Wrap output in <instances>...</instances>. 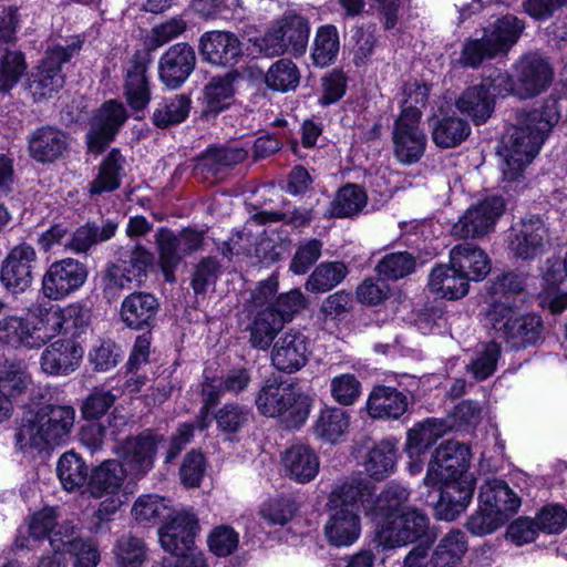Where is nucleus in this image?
Wrapping results in <instances>:
<instances>
[{"label":"nucleus","mask_w":567,"mask_h":567,"mask_svg":"<svg viewBox=\"0 0 567 567\" xmlns=\"http://www.w3.org/2000/svg\"><path fill=\"white\" fill-rule=\"evenodd\" d=\"M408 498L409 491L396 484L388 485L374 496L369 482L351 476L333 484L327 505L358 507L355 503L360 501L374 532H427L430 518L423 511L402 508Z\"/></svg>","instance_id":"nucleus-1"},{"label":"nucleus","mask_w":567,"mask_h":567,"mask_svg":"<svg viewBox=\"0 0 567 567\" xmlns=\"http://www.w3.org/2000/svg\"><path fill=\"white\" fill-rule=\"evenodd\" d=\"M559 118L560 112L555 100L547 101L540 110L517 114V123L508 128L499 151L505 179L515 181L522 175Z\"/></svg>","instance_id":"nucleus-2"},{"label":"nucleus","mask_w":567,"mask_h":567,"mask_svg":"<svg viewBox=\"0 0 567 567\" xmlns=\"http://www.w3.org/2000/svg\"><path fill=\"white\" fill-rule=\"evenodd\" d=\"M470 458L467 445L446 441L435 450L424 478L429 486L444 484L441 499L452 505L455 511L465 508L473 496L474 488L466 475Z\"/></svg>","instance_id":"nucleus-3"},{"label":"nucleus","mask_w":567,"mask_h":567,"mask_svg":"<svg viewBox=\"0 0 567 567\" xmlns=\"http://www.w3.org/2000/svg\"><path fill=\"white\" fill-rule=\"evenodd\" d=\"M433 534H375L374 543L383 549H394L413 543L404 559V567H457L467 549L463 534L445 535L432 551Z\"/></svg>","instance_id":"nucleus-4"},{"label":"nucleus","mask_w":567,"mask_h":567,"mask_svg":"<svg viewBox=\"0 0 567 567\" xmlns=\"http://www.w3.org/2000/svg\"><path fill=\"white\" fill-rule=\"evenodd\" d=\"M75 422L71 405L45 404L29 419H23L16 434L19 450L49 451L66 443Z\"/></svg>","instance_id":"nucleus-5"},{"label":"nucleus","mask_w":567,"mask_h":567,"mask_svg":"<svg viewBox=\"0 0 567 567\" xmlns=\"http://www.w3.org/2000/svg\"><path fill=\"white\" fill-rule=\"evenodd\" d=\"M484 323L516 350L536 344L543 333L539 316L519 315L507 301L493 302L485 312Z\"/></svg>","instance_id":"nucleus-6"},{"label":"nucleus","mask_w":567,"mask_h":567,"mask_svg":"<svg viewBox=\"0 0 567 567\" xmlns=\"http://www.w3.org/2000/svg\"><path fill=\"white\" fill-rule=\"evenodd\" d=\"M259 413L267 417H278L288 427H298L308 419L309 398L290 384L269 379L256 395Z\"/></svg>","instance_id":"nucleus-7"},{"label":"nucleus","mask_w":567,"mask_h":567,"mask_svg":"<svg viewBox=\"0 0 567 567\" xmlns=\"http://www.w3.org/2000/svg\"><path fill=\"white\" fill-rule=\"evenodd\" d=\"M118 454L122 463L107 460L92 471L87 481L92 496L99 498L105 494H115L128 474L138 478L142 473V436L127 437L118 447Z\"/></svg>","instance_id":"nucleus-8"},{"label":"nucleus","mask_w":567,"mask_h":567,"mask_svg":"<svg viewBox=\"0 0 567 567\" xmlns=\"http://www.w3.org/2000/svg\"><path fill=\"white\" fill-rule=\"evenodd\" d=\"M117 223L113 219L87 221L70 234L63 223L52 225L39 235L37 245L43 252H50L55 246H63L74 254H87L92 247L110 240L115 236Z\"/></svg>","instance_id":"nucleus-9"},{"label":"nucleus","mask_w":567,"mask_h":567,"mask_svg":"<svg viewBox=\"0 0 567 567\" xmlns=\"http://www.w3.org/2000/svg\"><path fill=\"white\" fill-rule=\"evenodd\" d=\"M478 509L467 520L468 532H495L507 520L505 511H516L519 498L503 480H488L480 488Z\"/></svg>","instance_id":"nucleus-10"},{"label":"nucleus","mask_w":567,"mask_h":567,"mask_svg":"<svg viewBox=\"0 0 567 567\" xmlns=\"http://www.w3.org/2000/svg\"><path fill=\"white\" fill-rule=\"evenodd\" d=\"M83 41L73 40L68 45L60 44L48 47L39 65L28 79V90L34 102L51 99L65 82L62 65L80 52Z\"/></svg>","instance_id":"nucleus-11"},{"label":"nucleus","mask_w":567,"mask_h":567,"mask_svg":"<svg viewBox=\"0 0 567 567\" xmlns=\"http://www.w3.org/2000/svg\"><path fill=\"white\" fill-rule=\"evenodd\" d=\"M126 235L133 241L121 247L118 262H111L102 272L104 291L112 288L133 289L142 282V216L132 217L126 228Z\"/></svg>","instance_id":"nucleus-12"},{"label":"nucleus","mask_w":567,"mask_h":567,"mask_svg":"<svg viewBox=\"0 0 567 567\" xmlns=\"http://www.w3.org/2000/svg\"><path fill=\"white\" fill-rule=\"evenodd\" d=\"M87 276L86 265L75 258L55 260L42 276L41 292L49 300H63L78 291L85 284Z\"/></svg>","instance_id":"nucleus-13"},{"label":"nucleus","mask_w":567,"mask_h":567,"mask_svg":"<svg viewBox=\"0 0 567 567\" xmlns=\"http://www.w3.org/2000/svg\"><path fill=\"white\" fill-rule=\"evenodd\" d=\"M128 117L124 104L115 99L107 100L96 109L85 135L89 153L102 154L114 141Z\"/></svg>","instance_id":"nucleus-14"},{"label":"nucleus","mask_w":567,"mask_h":567,"mask_svg":"<svg viewBox=\"0 0 567 567\" xmlns=\"http://www.w3.org/2000/svg\"><path fill=\"white\" fill-rule=\"evenodd\" d=\"M507 244L515 258L532 260L550 248V231L543 218L530 216L511 227Z\"/></svg>","instance_id":"nucleus-15"},{"label":"nucleus","mask_w":567,"mask_h":567,"mask_svg":"<svg viewBox=\"0 0 567 567\" xmlns=\"http://www.w3.org/2000/svg\"><path fill=\"white\" fill-rule=\"evenodd\" d=\"M38 254L33 246L23 241L12 247L1 261L0 284L13 296L27 291L33 282Z\"/></svg>","instance_id":"nucleus-16"},{"label":"nucleus","mask_w":567,"mask_h":567,"mask_svg":"<svg viewBox=\"0 0 567 567\" xmlns=\"http://www.w3.org/2000/svg\"><path fill=\"white\" fill-rule=\"evenodd\" d=\"M204 235L200 231L185 228L178 235L161 228L156 235L159 251V267L167 282L176 281L175 270L184 255H189L202 248Z\"/></svg>","instance_id":"nucleus-17"},{"label":"nucleus","mask_w":567,"mask_h":567,"mask_svg":"<svg viewBox=\"0 0 567 567\" xmlns=\"http://www.w3.org/2000/svg\"><path fill=\"white\" fill-rule=\"evenodd\" d=\"M393 155L402 164L417 163L424 155L427 137L417 113L399 114L392 130Z\"/></svg>","instance_id":"nucleus-18"},{"label":"nucleus","mask_w":567,"mask_h":567,"mask_svg":"<svg viewBox=\"0 0 567 567\" xmlns=\"http://www.w3.org/2000/svg\"><path fill=\"white\" fill-rule=\"evenodd\" d=\"M505 210L502 196L493 195L468 207L452 231L461 238H480L491 233Z\"/></svg>","instance_id":"nucleus-19"},{"label":"nucleus","mask_w":567,"mask_h":567,"mask_svg":"<svg viewBox=\"0 0 567 567\" xmlns=\"http://www.w3.org/2000/svg\"><path fill=\"white\" fill-rule=\"evenodd\" d=\"M514 76L517 81L516 96L526 100L545 92L554 79V70L549 61L539 53L520 56L514 64Z\"/></svg>","instance_id":"nucleus-20"},{"label":"nucleus","mask_w":567,"mask_h":567,"mask_svg":"<svg viewBox=\"0 0 567 567\" xmlns=\"http://www.w3.org/2000/svg\"><path fill=\"white\" fill-rule=\"evenodd\" d=\"M310 353L309 338L299 330L290 329L274 343L271 362L278 371L293 373L307 364Z\"/></svg>","instance_id":"nucleus-21"},{"label":"nucleus","mask_w":567,"mask_h":567,"mask_svg":"<svg viewBox=\"0 0 567 567\" xmlns=\"http://www.w3.org/2000/svg\"><path fill=\"white\" fill-rule=\"evenodd\" d=\"M196 65L194 49L187 43L172 45L159 59L161 81L169 89L179 87L192 74Z\"/></svg>","instance_id":"nucleus-22"},{"label":"nucleus","mask_w":567,"mask_h":567,"mask_svg":"<svg viewBox=\"0 0 567 567\" xmlns=\"http://www.w3.org/2000/svg\"><path fill=\"white\" fill-rule=\"evenodd\" d=\"M45 334L37 328L34 318L9 315L0 319V346L12 349H38L44 346Z\"/></svg>","instance_id":"nucleus-23"},{"label":"nucleus","mask_w":567,"mask_h":567,"mask_svg":"<svg viewBox=\"0 0 567 567\" xmlns=\"http://www.w3.org/2000/svg\"><path fill=\"white\" fill-rule=\"evenodd\" d=\"M68 147V134L56 126L44 125L28 135L29 155L41 164L54 163L64 155Z\"/></svg>","instance_id":"nucleus-24"},{"label":"nucleus","mask_w":567,"mask_h":567,"mask_svg":"<svg viewBox=\"0 0 567 567\" xmlns=\"http://www.w3.org/2000/svg\"><path fill=\"white\" fill-rule=\"evenodd\" d=\"M82 347L73 339H59L41 353V370L49 375H68L80 364Z\"/></svg>","instance_id":"nucleus-25"},{"label":"nucleus","mask_w":567,"mask_h":567,"mask_svg":"<svg viewBox=\"0 0 567 567\" xmlns=\"http://www.w3.org/2000/svg\"><path fill=\"white\" fill-rule=\"evenodd\" d=\"M203 59L210 64L229 66L237 63L241 55L239 39L228 31H208L199 40Z\"/></svg>","instance_id":"nucleus-26"},{"label":"nucleus","mask_w":567,"mask_h":567,"mask_svg":"<svg viewBox=\"0 0 567 567\" xmlns=\"http://www.w3.org/2000/svg\"><path fill=\"white\" fill-rule=\"evenodd\" d=\"M74 534H28L34 542L49 539L54 548L55 542L60 540L63 545V551L72 558L73 567H96L101 560L97 545L91 539L84 540L80 537L71 538Z\"/></svg>","instance_id":"nucleus-27"},{"label":"nucleus","mask_w":567,"mask_h":567,"mask_svg":"<svg viewBox=\"0 0 567 567\" xmlns=\"http://www.w3.org/2000/svg\"><path fill=\"white\" fill-rule=\"evenodd\" d=\"M163 549L175 560L165 567H208L204 553L195 546V534H158Z\"/></svg>","instance_id":"nucleus-28"},{"label":"nucleus","mask_w":567,"mask_h":567,"mask_svg":"<svg viewBox=\"0 0 567 567\" xmlns=\"http://www.w3.org/2000/svg\"><path fill=\"white\" fill-rule=\"evenodd\" d=\"M246 315L248 319L246 331L249 332L250 346L258 350H268L285 326L281 317L271 307H266L265 311L246 312Z\"/></svg>","instance_id":"nucleus-29"},{"label":"nucleus","mask_w":567,"mask_h":567,"mask_svg":"<svg viewBox=\"0 0 567 567\" xmlns=\"http://www.w3.org/2000/svg\"><path fill=\"white\" fill-rule=\"evenodd\" d=\"M450 261L470 281H481L491 271V261L483 249L472 243H462L450 251Z\"/></svg>","instance_id":"nucleus-30"},{"label":"nucleus","mask_w":567,"mask_h":567,"mask_svg":"<svg viewBox=\"0 0 567 567\" xmlns=\"http://www.w3.org/2000/svg\"><path fill=\"white\" fill-rule=\"evenodd\" d=\"M470 282L465 274L460 272L450 261L447 265H437L431 270L427 286L434 295L455 300L467 295Z\"/></svg>","instance_id":"nucleus-31"},{"label":"nucleus","mask_w":567,"mask_h":567,"mask_svg":"<svg viewBox=\"0 0 567 567\" xmlns=\"http://www.w3.org/2000/svg\"><path fill=\"white\" fill-rule=\"evenodd\" d=\"M408 405V396L396 388L377 385L369 395L367 410L373 419L398 420L405 413Z\"/></svg>","instance_id":"nucleus-32"},{"label":"nucleus","mask_w":567,"mask_h":567,"mask_svg":"<svg viewBox=\"0 0 567 567\" xmlns=\"http://www.w3.org/2000/svg\"><path fill=\"white\" fill-rule=\"evenodd\" d=\"M286 474L298 483L312 481L319 472V457L308 445L295 444L282 456Z\"/></svg>","instance_id":"nucleus-33"},{"label":"nucleus","mask_w":567,"mask_h":567,"mask_svg":"<svg viewBox=\"0 0 567 567\" xmlns=\"http://www.w3.org/2000/svg\"><path fill=\"white\" fill-rule=\"evenodd\" d=\"M567 527V509L560 504L545 505L535 518L522 516L508 532H560Z\"/></svg>","instance_id":"nucleus-34"},{"label":"nucleus","mask_w":567,"mask_h":567,"mask_svg":"<svg viewBox=\"0 0 567 567\" xmlns=\"http://www.w3.org/2000/svg\"><path fill=\"white\" fill-rule=\"evenodd\" d=\"M495 101L482 83L467 87L456 100V107L476 124L485 123L492 115Z\"/></svg>","instance_id":"nucleus-35"},{"label":"nucleus","mask_w":567,"mask_h":567,"mask_svg":"<svg viewBox=\"0 0 567 567\" xmlns=\"http://www.w3.org/2000/svg\"><path fill=\"white\" fill-rule=\"evenodd\" d=\"M525 23L515 16H504L483 29V32L498 54H507L517 43Z\"/></svg>","instance_id":"nucleus-36"},{"label":"nucleus","mask_w":567,"mask_h":567,"mask_svg":"<svg viewBox=\"0 0 567 567\" xmlns=\"http://www.w3.org/2000/svg\"><path fill=\"white\" fill-rule=\"evenodd\" d=\"M432 140L437 147L452 148L462 144L471 133L468 123L457 116L435 118L431 125Z\"/></svg>","instance_id":"nucleus-37"},{"label":"nucleus","mask_w":567,"mask_h":567,"mask_svg":"<svg viewBox=\"0 0 567 567\" xmlns=\"http://www.w3.org/2000/svg\"><path fill=\"white\" fill-rule=\"evenodd\" d=\"M56 474L62 487L74 492L89 481V467L84 460L75 452L63 453L56 464Z\"/></svg>","instance_id":"nucleus-38"},{"label":"nucleus","mask_w":567,"mask_h":567,"mask_svg":"<svg viewBox=\"0 0 567 567\" xmlns=\"http://www.w3.org/2000/svg\"><path fill=\"white\" fill-rule=\"evenodd\" d=\"M124 162L120 151L113 148L101 163L99 174L91 183L90 193L100 195L118 188Z\"/></svg>","instance_id":"nucleus-39"},{"label":"nucleus","mask_w":567,"mask_h":567,"mask_svg":"<svg viewBox=\"0 0 567 567\" xmlns=\"http://www.w3.org/2000/svg\"><path fill=\"white\" fill-rule=\"evenodd\" d=\"M124 162L120 151L113 148L101 163L99 174L91 183L90 193L100 195L118 188Z\"/></svg>","instance_id":"nucleus-40"},{"label":"nucleus","mask_w":567,"mask_h":567,"mask_svg":"<svg viewBox=\"0 0 567 567\" xmlns=\"http://www.w3.org/2000/svg\"><path fill=\"white\" fill-rule=\"evenodd\" d=\"M301 74L295 62L290 59H280L274 62L265 74V84L268 89L287 93L295 91L300 83Z\"/></svg>","instance_id":"nucleus-41"},{"label":"nucleus","mask_w":567,"mask_h":567,"mask_svg":"<svg viewBox=\"0 0 567 567\" xmlns=\"http://www.w3.org/2000/svg\"><path fill=\"white\" fill-rule=\"evenodd\" d=\"M349 424L350 417L344 410L326 408L321 410L313 426V432L318 437L336 443L347 433Z\"/></svg>","instance_id":"nucleus-42"},{"label":"nucleus","mask_w":567,"mask_h":567,"mask_svg":"<svg viewBox=\"0 0 567 567\" xmlns=\"http://www.w3.org/2000/svg\"><path fill=\"white\" fill-rule=\"evenodd\" d=\"M348 275L347 266L341 261L321 262L308 277L305 288L313 293L333 289Z\"/></svg>","instance_id":"nucleus-43"},{"label":"nucleus","mask_w":567,"mask_h":567,"mask_svg":"<svg viewBox=\"0 0 567 567\" xmlns=\"http://www.w3.org/2000/svg\"><path fill=\"white\" fill-rule=\"evenodd\" d=\"M31 381L22 361L4 359L0 362V390L11 399L24 393Z\"/></svg>","instance_id":"nucleus-44"},{"label":"nucleus","mask_w":567,"mask_h":567,"mask_svg":"<svg viewBox=\"0 0 567 567\" xmlns=\"http://www.w3.org/2000/svg\"><path fill=\"white\" fill-rule=\"evenodd\" d=\"M279 28L288 51L295 55H301L306 52L309 40V23L301 16L287 14L278 21Z\"/></svg>","instance_id":"nucleus-45"},{"label":"nucleus","mask_w":567,"mask_h":567,"mask_svg":"<svg viewBox=\"0 0 567 567\" xmlns=\"http://www.w3.org/2000/svg\"><path fill=\"white\" fill-rule=\"evenodd\" d=\"M27 70L24 54L19 50L0 49V92L9 93Z\"/></svg>","instance_id":"nucleus-46"},{"label":"nucleus","mask_w":567,"mask_h":567,"mask_svg":"<svg viewBox=\"0 0 567 567\" xmlns=\"http://www.w3.org/2000/svg\"><path fill=\"white\" fill-rule=\"evenodd\" d=\"M190 110V99L185 94L175 95L158 104L153 113V123L157 127L166 128L185 121Z\"/></svg>","instance_id":"nucleus-47"},{"label":"nucleus","mask_w":567,"mask_h":567,"mask_svg":"<svg viewBox=\"0 0 567 567\" xmlns=\"http://www.w3.org/2000/svg\"><path fill=\"white\" fill-rule=\"evenodd\" d=\"M339 47L337 28L331 24L320 27L316 34L311 54L313 63L320 68L330 65L338 55Z\"/></svg>","instance_id":"nucleus-48"},{"label":"nucleus","mask_w":567,"mask_h":567,"mask_svg":"<svg viewBox=\"0 0 567 567\" xmlns=\"http://www.w3.org/2000/svg\"><path fill=\"white\" fill-rule=\"evenodd\" d=\"M499 357L501 346L495 341L486 342L475 351L466 364V371L476 381H484L495 372Z\"/></svg>","instance_id":"nucleus-49"},{"label":"nucleus","mask_w":567,"mask_h":567,"mask_svg":"<svg viewBox=\"0 0 567 567\" xmlns=\"http://www.w3.org/2000/svg\"><path fill=\"white\" fill-rule=\"evenodd\" d=\"M442 435V430L434 420H426L408 432L405 451L411 458L419 457Z\"/></svg>","instance_id":"nucleus-50"},{"label":"nucleus","mask_w":567,"mask_h":567,"mask_svg":"<svg viewBox=\"0 0 567 567\" xmlns=\"http://www.w3.org/2000/svg\"><path fill=\"white\" fill-rule=\"evenodd\" d=\"M248 156V152L238 146H220L208 148L203 157V168L219 174L226 168L235 166L244 162Z\"/></svg>","instance_id":"nucleus-51"},{"label":"nucleus","mask_w":567,"mask_h":567,"mask_svg":"<svg viewBox=\"0 0 567 567\" xmlns=\"http://www.w3.org/2000/svg\"><path fill=\"white\" fill-rule=\"evenodd\" d=\"M234 93L233 75L214 76L204 90L207 110L213 113H219L227 109L231 104Z\"/></svg>","instance_id":"nucleus-52"},{"label":"nucleus","mask_w":567,"mask_h":567,"mask_svg":"<svg viewBox=\"0 0 567 567\" xmlns=\"http://www.w3.org/2000/svg\"><path fill=\"white\" fill-rule=\"evenodd\" d=\"M367 204V195L358 185L342 187L331 206V214L334 217L343 218L357 215Z\"/></svg>","instance_id":"nucleus-53"},{"label":"nucleus","mask_w":567,"mask_h":567,"mask_svg":"<svg viewBox=\"0 0 567 567\" xmlns=\"http://www.w3.org/2000/svg\"><path fill=\"white\" fill-rule=\"evenodd\" d=\"M394 464L395 444L391 441H382L369 451L365 471L371 477L380 480L393 470Z\"/></svg>","instance_id":"nucleus-54"},{"label":"nucleus","mask_w":567,"mask_h":567,"mask_svg":"<svg viewBox=\"0 0 567 567\" xmlns=\"http://www.w3.org/2000/svg\"><path fill=\"white\" fill-rule=\"evenodd\" d=\"M123 94L133 111H142V56L138 50L126 66Z\"/></svg>","instance_id":"nucleus-55"},{"label":"nucleus","mask_w":567,"mask_h":567,"mask_svg":"<svg viewBox=\"0 0 567 567\" xmlns=\"http://www.w3.org/2000/svg\"><path fill=\"white\" fill-rule=\"evenodd\" d=\"M415 257L408 251H398L385 255L375 269L385 279L398 280L412 274L415 269Z\"/></svg>","instance_id":"nucleus-56"},{"label":"nucleus","mask_w":567,"mask_h":567,"mask_svg":"<svg viewBox=\"0 0 567 567\" xmlns=\"http://www.w3.org/2000/svg\"><path fill=\"white\" fill-rule=\"evenodd\" d=\"M498 55L485 33L481 38L467 39L463 43L460 63L467 68H478L483 61Z\"/></svg>","instance_id":"nucleus-57"},{"label":"nucleus","mask_w":567,"mask_h":567,"mask_svg":"<svg viewBox=\"0 0 567 567\" xmlns=\"http://www.w3.org/2000/svg\"><path fill=\"white\" fill-rule=\"evenodd\" d=\"M251 416V411L247 406L227 403L216 412L215 420L218 430L233 434L239 432L250 421Z\"/></svg>","instance_id":"nucleus-58"},{"label":"nucleus","mask_w":567,"mask_h":567,"mask_svg":"<svg viewBox=\"0 0 567 567\" xmlns=\"http://www.w3.org/2000/svg\"><path fill=\"white\" fill-rule=\"evenodd\" d=\"M277 290L278 280L275 276L261 280L245 300V312L265 311L266 307H274Z\"/></svg>","instance_id":"nucleus-59"},{"label":"nucleus","mask_w":567,"mask_h":567,"mask_svg":"<svg viewBox=\"0 0 567 567\" xmlns=\"http://www.w3.org/2000/svg\"><path fill=\"white\" fill-rule=\"evenodd\" d=\"M331 514L324 532H360L362 528L358 507H329Z\"/></svg>","instance_id":"nucleus-60"},{"label":"nucleus","mask_w":567,"mask_h":567,"mask_svg":"<svg viewBox=\"0 0 567 567\" xmlns=\"http://www.w3.org/2000/svg\"><path fill=\"white\" fill-rule=\"evenodd\" d=\"M330 392L339 404L352 405L361 394V383L354 374H340L331 380Z\"/></svg>","instance_id":"nucleus-61"},{"label":"nucleus","mask_w":567,"mask_h":567,"mask_svg":"<svg viewBox=\"0 0 567 567\" xmlns=\"http://www.w3.org/2000/svg\"><path fill=\"white\" fill-rule=\"evenodd\" d=\"M117 396L111 390L94 388L84 400L82 414L85 420L102 417L115 403Z\"/></svg>","instance_id":"nucleus-62"},{"label":"nucleus","mask_w":567,"mask_h":567,"mask_svg":"<svg viewBox=\"0 0 567 567\" xmlns=\"http://www.w3.org/2000/svg\"><path fill=\"white\" fill-rule=\"evenodd\" d=\"M120 347L112 340H102L89 352L90 362L95 371L105 372L115 368L121 359Z\"/></svg>","instance_id":"nucleus-63"},{"label":"nucleus","mask_w":567,"mask_h":567,"mask_svg":"<svg viewBox=\"0 0 567 567\" xmlns=\"http://www.w3.org/2000/svg\"><path fill=\"white\" fill-rule=\"evenodd\" d=\"M322 243L318 239L301 241L290 262V270L296 275L306 274L321 256Z\"/></svg>","instance_id":"nucleus-64"}]
</instances>
